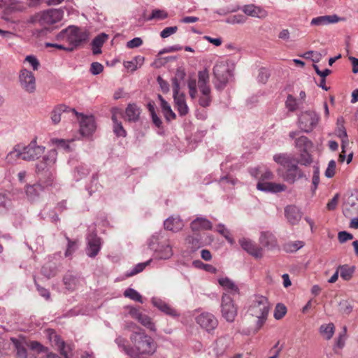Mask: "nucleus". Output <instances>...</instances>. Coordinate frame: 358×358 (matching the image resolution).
Masks as SVG:
<instances>
[{
  "mask_svg": "<svg viewBox=\"0 0 358 358\" xmlns=\"http://www.w3.org/2000/svg\"><path fill=\"white\" fill-rule=\"evenodd\" d=\"M129 339L132 343L131 358H145V356L152 355L157 350V345L154 339L142 329L134 331Z\"/></svg>",
  "mask_w": 358,
  "mask_h": 358,
  "instance_id": "f257e3e1",
  "label": "nucleus"
},
{
  "mask_svg": "<svg viewBox=\"0 0 358 358\" xmlns=\"http://www.w3.org/2000/svg\"><path fill=\"white\" fill-rule=\"evenodd\" d=\"M273 160L282 168L281 176L289 184L304 177L303 171L297 164V160L292 154L280 153L273 156Z\"/></svg>",
  "mask_w": 358,
  "mask_h": 358,
  "instance_id": "f03ea898",
  "label": "nucleus"
},
{
  "mask_svg": "<svg viewBox=\"0 0 358 358\" xmlns=\"http://www.w3.org/2000/svg\"><path fill=\"white\" fill-rule=\"evenodd\" d=\"M270 310L268 299L261 294L252 295L248 302L247 313L257 319L255 331H259L266 322Z\"/></svg>",
  "mask_w": 358,
  "mask_h": 358,
  "instance_id": "7ed1b4c3",
  "label": "nucleus"
},
{
  "mask_svg": "<svg viewBox=\"0 0 358 358\" xmlns=\"http://www.w3.org/2000/svg\"><path fill=\"white\" fill-rule=\"evenodd\" d=\"M159 233L152 234L147 241L148 248L153 251V258L155 259L166 260L170 259L173 255L171 245L168 243H162L160 241Z\"/></svg>",
  "mask_w": 358,
  "mask_h": 358,
  "instance_id": "20e7f679",
  "label": "nucleus"
},
{
  "mask_svg": "<svg viewBox=\"0 0 358 358\" xmlns=\"http://www.w3.org/2000/svg\"><path fill=\"white\" fill-rule=\"evenodd\" d=\"M88 32L77 27L70 26L62 30L57 36L58 38H66L72 48H76L88 39Z\"/></svg>",
  "mask_w": 358,
  "mask_h": 358,
  "instance_id": "39448f33",
  "label": "nucleus"
},
{
  "mask_svg": "<svg viewBox=\"0 0 358 358\" xmlns=\"http://www.w3.org/2000/svg\"><path fill=\"white\" fill-rule=\"evenodd\" d=\"M320 120V115L313 110L302 112L299 116V126L300 129L306 133L313 130L317 125Z\"/></svg>",
  "mask_w": 358,
  "mask_h": 358,
  "instance_id": "423d86ee",
  "label": "nucleus"
},
{
  "mask_svg": "<svg viewBox=\"0 0 358 358\" xmlns=\"http://www.w3.org/2000/svg\"><path fill=\"white\" fill-rule=\"evenodd\" d=\"M221 313L222 317L228 322H233L237 315V308L234 300L228 294H223L221 299Z\"/></svg>",
  "mask_w": 358,
  "mask_h": 358,
  "instance_id": "0eeeda50",
  "label": "nucleus"
},
{
  "mask_svg": "<svg viewBox=\"0 0 358 358\" xmlns=\"http://www.w3.org/2000/svg\"><path fill=\"white\" fill-rule=\"evenodd\" d=\"M45 147L38 145L36 141H32L28 145L22 146V159L34 161L39 159L45 152Z\"/></svg>",
  "mask_w": 358,
  "mask_h": 358,
  "instance_id": "6e6552de",
  "label": "nucleus"
},
{
  "mask_svg": "<svg viewBox=\"0 0 358 358\" xmlns=\"http://www.w3.org/2000/svg\"><path fill=\"white\" fill-rule=\"evenodd\" d=\"M19 82L21 87L26 92L34 93L36 91V78L34 73L27 69H22L20 71Z\"/></svg>",
  "mask_w": 358,
  "mask_h": 358,
  "instance_id": "1a4fd4ad",
  "label": "nucleus"
},
{
  "mask_svg": "<svg viewBox=\"0 0 358 358\" xmlns=\"http://www.w3.org/2000/svg\"><path fill=\"white\" fill-rule=\"evenodd\" d=\"M57 152L55 149H52L43 157L41 162L36 164V173L37 175L42 173L43 171H48V168L55 164L57 161Z\"/></svg>",
  "mask_w": 358,
  "mask_h": 358,
  "instance_id": "9d476101",
  "label": "nucleus"
},
{
  "mask_svg": "<svg viewBox=\"0 0 358 358\" xmlns=\"http://www.w3.org/2000/svg\"><path fill=\"white\" fill-rule=\"evenodd\" d=\"M213 75L221 87L224 86L229 80L231 72L228 65L224 62H217L213 67Z\"/></svg>",
  "mask_w": 358,
  "mask_h": 358,
  "instance_id": "9b49d317",
  "label": "nucleus"
},
{
  "mask_svg": "<svg viewBox=\"0 0 358 358\" xmlns=\"http://www.w3.org/2000/svg\"><path fill=\"white\" fill-rule=\"evenodd\" d=\"M196 323L207 331L214 330L218 324L217 320L210 313H202L196 318Z\"/></svg>",
  "mask_w": 358,
  "mask_h": 358,
  "instance_id": "f8f14e48",
  "label": "nucleus"
},
{
  "mask_svg": "<svg viewBox=\"0 0 358 358\" xmlns=\"http://www.w3.org/2000/svg\"><path fill=\"white\" fill-rule=\"evenodd\" d=\"M64 15L61 9H50L41 13L40 22L41 24H53L59 22Z\"/></svg>",
  "mask_w": 358,
  "mask_h": 358,
  "instance_id": "ddd939ff",
  "label": "nucleus"
},
{
  "mask_svg": "<svg viewBox=\"0 0 358 358\" xmlns=\"http://www.w3.org/2000/svg\"><path fill=\"white\" fill-rule=\"evenodd\" d=\"M87 254L90 257H94L100 251L101 238L94 232L90 233L87 236Z\"/></svg>",
  "mask_w": 358,
  "mask_h": 358,
  "instance_id": "4468645a",
  "label": "nucleus"
},
{
  "mask_svg": "<svg viewBox=\"0 0 358 358\" xmlns=\"http://www.w3.org/2000/svg\"><path fill=\"white\" fill-rule=\"evenodd\" d=\"M239 243L244 250L255 258H261L262 257V248L256 245L251 240L243 238L239 240Z\"/></svg>",
  "mask_w": 358,
  "mask_h": 358,
  "instance_id": "2eb2a0df",
  "label": "nucleus"
},
{
  "mask_svg": "<svg viewBox=\"0 0 358 358\" xmlns=\"http://www.w3.org/2000/svg\"><path fill=\"white\" fill-rule=\"evenodd\" d=\"M43 191L44 188L40 183L27 185L25 187V194L27 199L31 202L36 201Z\"/></svg>",
  "mask_w": 358,
  "mask_h": 358,
  "instance_id": "dca6fc26",
  "label": "nucleus"
},
{
  "mask_svg": "<svg viewBox=\"0 0 358 358\" xmlns=\"http://www.w3.org/2000/svg\"><path fill=\"white\" fill-rule=\"evenodd\" d=\"M96 129L94 120L92 117H83L80 123V134L84 136H90Z\"/></svg>",
  "mask_w": 358,
  "mask_h": 358,
  "instance_id": "f3484780",
  "label": "nucleus"
},
{
  "mask_svg": "<svg viewBox=\"0 0 358 358\" xmlns=\"http://www.w3.org/2000/svg\"><path fill=\"white\" fill-rule=\"evenodd\" d=\"M151 302L155 307L167 315L172 317H177L179 315L175 309L171 308L167 303L159 298L152 297Z\"/></svg>",
  "mask_w": 358,
  "mask_h": 358,
  "instance_id": "a211bd4d",
  "label": "nucleus"
},
{
  "mask_svg": "<svg viewBox=\"0 0 358 358\" xmlns=\"http://www.w3.org/2000/svg\"><path fill=\"white\" fill-rule=\"evenodd\" d=\"M285 215L291 224H297L301 218L302 213L299 208L294 205L287 206L285 208Z\"/></svg>",
  "mask_w": 358,
  "mask_h": 358,
  "instance_id": "6ab92c4d",
  "label": "nucleus"
},
{
  "mask_svg": "<svg viewBox=\"0 0 358 358\" xmlns=\"http://www.w3.org/2000/svg\"><path fill=\"white\" fill-rule=\"evenodd\" d=\"M164 229L173 232H178L184 227V222L179 216H171L164 222Z\"/></svg>",
  "mask_w": 358,
  "mask_h": 358,
  "instance_id": "aec40b11",
  "label": "nucleus"
},
{
  "mask_svg": "<svg viewBox=\"0 0 358 358\" xmlns=\"http://www.w3.org/2000/svg\"><path fill=\"white\" fill-rule=\"evenodd\" d=\"M212 227L211 222L203 217H197L190 223V228L194 232L211 229Z\"/></svg>",
  "mask_w": 358,
  "mask_h": 358,
  "instance_id": "412c9836",
  "label": "nucleus"
},
{
  "mask_svg": "<svg viewBox=\"0 0 358 358\" xmlns=\"http://www.w3.org/2000/svg\"><path fill=\"white\" fill-rule=\"evenodd\" d=\"M341 20L337 15H322L314 17L311 20L310 25L312 26H322L329 24L336 23Z\"/></svg>",
  "mask_w": 358,
  "mask_h": 358,
  "instance_id": "4be33fe9",
  "label": "nucleus"
},
{
  "mask_svg": "<svg viewBox=\"0 0 358 358\" xmlns=\"http://www.w3.org/2000/svg\"><path fill=\"white\" fill-rule=\"evenodd\" d=\"M242 10L245 15L254 17L265 18L268 15V13L264 9L253 4L244 6Z\"/></svg>",
  "mask_w": 358,
  "mask_h": 358,
  "instance_id": "5701e85b",
  "label": "nucleus"
},
{
  "mask_svg": "<svg viewBox=\"0 0 358 358\" xmlns=\"http://www.w3.org/2000/svg\"><path fill=\"white\" fill-rule=\"evenodd\" d=\"M259 243L268 250H272L277 246V241L275 236L268 231L261 232Z\"/></svg>",
  "mask_w": 358,
  "mask_h": 358,
  "instance_id": "b1692460",
  "label": "nucleus"
},
{
  "mask_svg": "<svg viewBox=\"0 0 358 358\" xmlns=\"http://www.w3.org/2000/svg\"><path fill=\"white\" fill-rule=\"evenodd\" d=\"M141 109L136 103H129L125 109L126 120L136 122L139 120Z\"/></svg>",
  "mask_w": 358,
  "mask_h": 358,
  "instance_id": "393cba45",
  "label": "nucleus"
},
{
  "mask_svg": "<svg viewBox=\"0 0 358 358\" xmlns=\"http://www.w3.org/2000/svg\"><path fill=\"white\" fill-rule=\"evenodd\" d=\"M257 188L262 192H280L285 189V185L273 182H259Z\"/></svg>",
  "mask_w": 358,
  "mask_h": 358,
  "instance_id": "a878e982",
  "label": "nucleus"
},
{
  "mask_svg": "<svg viewBox=\"0 0 358 358\" xmlns=\"http://www.w3.org/2000/svg\"><path fill=\"white\" fill-rule=\"evenodd\" d=\"M338 127V136L342 138V152L345 153V148L348 144V134L346 129L344 127V119L343 117H339L337 119Z\"/></svg>",
  "mask_w": 358,
  "mask_h": 358,
  "instance_id": "bb28decb",
  "label": "nucleus"
},
{
  "mask_svg": "<svg viewBox=\"0 0 358 358\" xmlns=\"http://www.w3.org/2000/svg\"><path fill=\"white\" fill-rule=\"evenodd\" d=\"M173 99L180 115L184 116L187 114L189 109L184 94L179 92L173 94Z\"/></svg>",
  "mask_w": 358,
  "mask_h": 358,
  "instance_id": "cd10ccee",
  "label": "nucleus"
},
{
  "mask_svg": "<svg viewBox=\"0 0 358 358\" xmlns=\"http://www.w3.org/2000/svg\"><path fill=\"white\" fill-rule=\"evenodd\" d=\"M108 38V36L104 33L97 35L92 41V50L94 55L101 52V47Z\"/></svg>",
  "mask_w": 358,
  "mask_h": 358,
  "instance_id": "c85d7f7f",
  "label": "nucleus"
},
{
  "mask_svg": "<svg viewBox=\"0 0 358 358\" xmlns=\"http://www.w3.org/2000/svg\"><path fill=\"white\" fill-rule=\"evenodd\" d=\"M63 282L66 289L73 292L77 289L80 283V279L71 273H66L63 278Z\"/></svg>",
  "mask_w": 358,
  "mask_h": 358,
  "instance_id": "c756f323",
  "label": "nucleus"
},
{
  "mask_svg": "<svg viewBox=\"0 0 358 358\" xmlns=\"http://www.w3.org/2000/svg\"><path fill=\"white\" fill-rule=\"evenodd\" d=\"M218 282L224 289L229 291L231 294H239L238 286L230 278L227 277L220 278Z\"/></svg>",
  "mask_w": 358,
  "mask_h": 358,
  "instance_id": "7c9ffc66",
  "label": "nucleus"
},
{
  "mask_svg": "<svg viewBox=\"0 0 358 358\" xmlns=\"http://www.w3.org/2000/svg\"><path fill=\"white\" fill-rule=\"evenodd\" d=\"M186 76V73L184 69L178 68L176 70L174 78H172L173 93L177 94L180 92V83L182 81Z\"/></svg>",
  "mask_w": 358,
  "mask_h": 358,
  "instance_id": "2f4dec72",
  "label": "nucleus"
},
{
  "mask_svg": "<svg viewBox=\"0 0 358 358\" xmlns=\"http://www.w3.org/2000/svg\"><path fill=\"white\" fill-rule=\"evenodd\" d=\"M19 158L22 159V150L21 145H16L13 150L9 152L5 160L7 164H13L15 163Z\"/></svg>",
  "mask_w": 358,
  "mask_h": 358,
  "instance_id": "473e14b6",
  "label": "nucleus"
},
{
  "mask_svg": "<svg viewBox=\"0 0 358 358\" xmlns=\"http://www.w3.org/2000/svg\"><path fill=\"white\" fill-rule=\"evenodd\" d=\"M12 201L5 194H0V215H6L12 208Z\"/></svg>",
  "mask_w": 358,
  "mask_h": 358,
  "instance_id": "72a5a7b5",
  "label": "nucleus"
},
{
  "mask_svg": "<svg viewBox=\"0 0 358 358\" xmlns=\"http://www.w3.org/2000/svg\"><path fill=\"white\" fill-rule=\"evenodd\" d=\"M90 172V169L86 164H81L75 168L73 178L75 180L79 181L85 178Z\"/></svg>",
  "mask_w": 358,
  "mask_h": 358,
  "instance_id": "f704fd0d",
  "label": "nucleus"
},
{
  "mask_svg": "<svg viewBox=\"0 0 358 358\" xmlns=\"http://www.w3.org/2000/svg\"><path fill=\"white\" fill-rule=\"evenodd\" d=\"M144 62V57L142 56H136L131 61H127L124 62V66L126 69L131 70V71H136L138 67Z\"/></svg>",
  "mask_w": 358,
  "mask_h": 358,
  "instance_id": "c9c22d12",
  "label": "nucleus"
},
{
  "mask_svg": "<svg viewBox=\"0 0 358 358\" xmlns=\"http://www.w3.org/2000/svg\"><path fill=\"white\" fill-rule=\"evenodd\" d=\"M218 182L220 185L224 189H232L233 187L237 184L238 180L233 178L232 177L229 176H226L221 177Z\"/></svg>",
  "mask_w": 358,
  "mask_h": 358,
  "instance_id": "e433bc0d",
  "label": "nucleus"
},
{
  "mask_svg": "<svg viewBox=\"0 0 358 358\" xmlns=\"http://www.w3.org/2000/svg\"><path fill=\"white\" fill-rule=\"evenodd\" d=\"M186 241L192 251H196L203 245L199 235L188 236L186 238Z\"/></svg>",
  "mask_w": 358,
  "mask_h": 358,
  "instance_id": "4c0bfd02",
  "label": "nucleus"
},
{
  "mask_svg": "<svg viewBox=\"0 0 358 358\" xmlns=\"http://www.w3.org/2000/svg\"><path fill=\"white\" fill-rule=\"evenodd\" d=\"M338 269L340 272L341 277L345 280H350L355 272V267L350 266L347 264L339 266Z\"/></svg>",
  "mask_w": 358,
  "mask_h": 358,
  "instance_id": "58836bf2",
  "label": "nucleus"
},
{
  "mask_svg": "<svg viewBox=\"0 0 358 358\" xmlns=\"http://www.w3.org/2000/svg\"><path fill=\"white\" fill-rule=\"evenodd\" d=\"M67 106L60 105L54 108L51 113V120L54 124H58L61 120V115L63 112L66 111Z\"/></svg>",
  "mask_w": 358,
  "mask_h": 358,
  "instance_id": "ea45409f",
  "label": "nucleus"
},
{
  "mask_svg": "<svg viewBox=\"0 0 358 358\" xmlns=\"http://www.w3.org/2000/svg\"><path fill=\"white\" fill-rule=\"evenodd\" d=\"M162 110L164 113V115L167 121H171L176 118V114L172 110L170 105L165 100H162V103L161 104Z\"/></svg>",
  "mask_w": 358,
  "mask_h": 358,
  "instance_id": "a19ab883",
  "label": "nucleus"
},
{
  "mask_svg": "<svg viewBox=\"0 0 358 358\" xmlns=\"http://www.w3.org/2000/svg\"><path fill=\"white\" fill-rule=\"evenodd\" d=\"M297 164H301L303 166H309L313 162V159L311 155L307 151V150H301L300 156L299 159H296Z\"/></svg>",
  "mask_w": 358,
  "mask_h": 358,
  "instance_id": "79ce46f5",
  "label": "nucleus"
},
{
  "mask_svg": "<svg viewBox=\"0 0 358 358\" xmlns=\"http://www.w3.org/2000/svg\"><path fill=\"white\" fill-rule=\"evenodd\" d=\"M195 268L203 269L210 273H216L217 269L211 264H204L201 260H194L192 262Z\"/></svg>",
  "mask_w": 358,
  "mask_h": 358,
  "instance_id": "37998d69",
  "label": "nucleus"
},
{
  "mask_svg": "<svg viewBox=\"0 0 358 358\" xmlns=\"http://www.w3.org/2000/svg\"><path fill=\"white\" fill-rule=\"evenodd\" d=\"M320 332L321 334L325 336L327 340H329L332 338L334 335V326L332 323L322 324L320 327Z\"/></svg>",
  "mask_w": 358,
  "mask_h": 358,
  "instance_id": "c03bdc74",
  "label": "nucleus"
},
{
  "mask_svg": "<svg viewBox=\"0 0 358 358\" xmlns=\"http://www.w3.org/2000/svg\"><path fill=\"white\" fill-rule=\"evenodd\" d=\"M151 262L152 259L148 260L145 262L137 264L133 268H131L129 271L127 273L126 276L131 277L139 273L140 272L143 271L145 269V268L150 264Z\"/></svg>",
  "mask_w": 358,
  "mask_h": 358,
  "instance_id": "a18cd8bd",
  "label": "nucleus"
},
{
  "mask_svg": "<svg viewBox=\"0 0 358 358\" xmlns=\"http://www.w3.org/2000/svg\"><path fill=\"white\" fill-rule=\"evenodd\" d=\"M295 145L301 150H306L312 145L311 141L306 136H301L295 140Z\"/></svg>",
  "mask_w": 358,
  "mask_h": 358,
  "instance_id": "49530a36",
  "label": "nucleus"
},
{
  "mask_svg": "<svg viewBox=\"0 0 358 358\" xmlns=\"http://www.w3.org/2000/svg\"><path fill=\"white\" fill-rule=\"evenodd\" d=\"M115 343L120 348H122V350L126 353L127 355L131 357L132 355L131 346L127 345V340L122 336H118L115 340Z\"/></svg>",
  "mask_w": 358,
  "mask_h": 358,
  "instance_id": "de8ad7c7",
  "label": "nucleus"
},
{
  "mask_svg": "<svg viewBox=\"0 0 358 358\" xmlns=\"http://www.w3.org/2000/svg\"><path fill=\"white\" fill-rule=\"evenodd\" d=\"M138 321L149 330L152 331H156L155 325L149 316L142 314Z\"/></svg>",
  "mask_w": 358,
  "mask_h": 358,
  "instance_id": "09e8293b",
  "label": "nucleus"
},
{
  "mask_svg": "<svg viewBox=\"0 0 358 358\" xmlns=\"http://www.w3.org/2000/svg\"><path fill=\"white\" fill-rule=\"evenodd\" d=\"M124 296L135 301L143 303L141 295L134 289L127 288L124 292Z\"/></svg>",
  "mask_w": 358,
  "mask_h": 358,
  "instance_id": "8fccbe9b",
  "label": "nucleus"
},
{
  "mask_svg": "<svg viewBox=\"0 0 358 358\" xmlns=\"http://www.w3.org/2000/svg\"><path fill=\"white\" fill-rule=\"evenodd\" d=\"M209 82V74L207 69L200 71L198 73V87L201 86H210Z\"/></svg>",
  "mask_w": 358,
  "mask_h": 358,
  "instance_id": "3c124183",
  "label": "nucleus"
},
{
  "mask_svg": "<svg viewBox=\"0 0 358 358\" xmlns=\"http://www.w3.org/2000/svg\"><path fill=\"white\" fill-rule=\"evenodd\" d=\"M26 6L20 1L13 0L8 5V9L12 12H21L24 10Z\"/></svg>",
  "mask_w": 358,
  "mask_h": 358,
  "instance_id": "603ef678",
  "label": "nucleus"
},
{
  "mask_svg": "<svg viewBox=\"0 0 358 358\" xmlns=\"http://www.w3.org/2000/svg\"><path fill=\"white\" fill-rule=\"evenodd\" d=\"M217 231L222 236H223L228 242H229L230 243H234V239L231 237H230L229 230L227 228H226L223 224H217Z\"/></svg>",
  "mask_w": 358,
  "mask_h": 358,
  "instance_id": "864d4df0",
  "label": "nucleus"
},
{
  "mask_svg": "<svg viewBox=\"0 0 358 358\" xmlns=\"http://www.w3.org/2000/svg\"><path fill=\"white\" fill-rule=\"evenodd\" d=\"M247 18L245 15L238 14L228 17L227 19H226L225 22L231 24H243L244 22H245Z\"/></svg>",
  "mask_w": 358,
  "mask_h": 358,
  "instance_id": "5fc2aeb1",
  "label": "nucleus"
},
{
  "mask_svg": "<svg viewBox=\"0 0 358 358\" xmlns=\"http://www.w3.org/2000/svg\"><path fill=\"white\" fill-rule=\"evenodd\" d=\"M168 17V14L165 10H159V9H155L153 10L152 12V14L148 18V20H152L154 19L156 20H164Z\"/></svg>",
  "mask_w": 358,
  "mask_h": 358,
  "instance_id": "6e6d98bb",
  "label": "nucleus"
},
{
  "mask_svg": "<svg viewBox=\"0 0 358 358\" xmlns=\"http://www.w3.org/2000/svg\"><path fill=\"white\" fill-rule=\"evenodd\" d=\"M286 108L289 111L294 112L298 108V103L296 99L291 94H289L285 101Z\"/></svg>",
  "mask_w": 358,
  "mask_h": 358,
  "instance_id": "4d7b16f0",
  "label": "nucleus"
},
{
  "mask_svg": "<svg viewBox=\"0 0 358 358\" xmlns=\"http://www.w3.org/2000/svg\"><path fill=\"white\" fill-rule=\"evenodd\" d=\"M287 313L286 307L281 303H278L274 311V317L276 320L282 318Z\"/></svg>",
  "mask_w": 358,
  "mask_h": 358,
  "instance_id": "13d9d810",
  "label": "nucleus"
},
{
  "mask_svg": "<svg viewBox=\"0 0 358 358\" xmlns=\"http://www.w3.org/2000/svg\"><path fill=\"white\" fill-rule=\"evenodd\" d=\"M189 96L194 99L197 95L196 81L195 79H189L187 82Z\"/></svg>",
  "mask_w": 358,
  "mask_h": 358,
  "instance_id": "bf43d9fd",
  "label": "nucleus"
},
{
  "mask_svg": "<svg viewBox=\"0 0 358 358\" xmlns=\"http://www.w3.org/2000/svg\"><path fill=\"white\" fill-rule=\"evenodd\" d=\"M113 132L117 137H125L127 136V131L121 122L113 124Z\"/></svg>",
  "mask_w": 358,
  "mask_h": 358,
  "instance_id": "052dcab7",
  "label": "nucleus"
},
{
  "mask_svg": "<svg viewBox=\"0 0 358 358\" xmlns=\"http://www.w3.org/2000/svg\"><path fill=\"white\" fill-rule=\"evenodd\" d=\"M198 102L201 107H208L212 102V96L199 94Z\"/></svg>",
  "mask_w": 358,
  "mask_h": 358,
  "instance_id": "680f3d73",
  "label": "nucleus"
},
{
  "mask_svg": "<svg viewBox=\"0 0 358 358\" xmlns=\"http://www.w3.org/2000/svg\"><path fill=\"white\" fill-rule=\"evenodd\" d=\"M336 166V162L334 159L329 161L328 166L324 173V175L327 178H331L334 177L335 175Z\"/></svg>",
  "mask_w": 358,
  "mask_h": 358,
  "instance_id": "e2e57ef3",
  "label": "nucleus"
},
{
  "mask_svg": "<svg viewBox=\"0 0 358 358\" xmlns=\"http://www.w3.org/2000/svg\"><path fill=\"white\" fill-rule=\"evenodd\" d=\"M66 238L68 241V245L65 252V256L70 257L77 249V245L76 241H71L69 237L66 236Z\"/></svg>",
  "mask_w": 358,
  "mask_h": 358,
  "instance_id": "0e129e2a",
  "label": "nucleus"
},
{
  "mask_svg": "<svg viewBox=\"0 0 358 358\" xmlns=\"http://www.w3.org/2000/svg\"><path fill=\"white\" fill-rule=\"evenodd\" d=\"M340 311L343 314L349 315L353 309L352 306L347 301H341L339 303Z\"/></svg>",
  "mask_w": 358,
  "mask_h": 358,
  "instance_id": "69168bd1",
  "label": "nucleus"
},
{
  "mask_svg": "<svg viewBox=\"0 0 358 358\" xmlns=\"http://www.w3.org/2000/svg\"><path fill=\"white\" fill-rule=\"evenodd\" d=\"M25 61L27 62L34 71H37L40 67V63L38 59L34 55H28L25 57Z\"/></svg>",
  "mask_w": 358,
  "mask_h": 358,
  "instance_id": "338daca9",
  "label": "nucleus"
},
{
  "mask_svg": "<svg viewBox=\"0 0 358 358\" xmlns=\"http://www.w3.org/2000/svg\"><path fill=\"white\" fill-rule=\"evenodd\" d=\"M16 351H17V356L18 358H27V352L26 348L18 341L15 343Z\"/></svg>",
  "mask_w": 358,
  "mask_h": 358,
  "instance_id": "774afa93",
  "label": "nucleus"
}]
</instances>
